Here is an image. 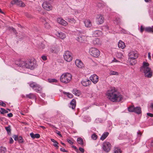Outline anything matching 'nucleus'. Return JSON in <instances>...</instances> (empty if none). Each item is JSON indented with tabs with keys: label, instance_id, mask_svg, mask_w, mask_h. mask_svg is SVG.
<instances>
[{
	"label": "nucleus",
	"instance_id": "56",
	"mask_svg": "<svg viewBox=\"0 0 153 153\" xmlns=\"http://www.w3.org/2000/svg\"><path fill=\"white\" fill-rule=\"evenodd\" d=\"M150 107L151 108V110L153 111V103H151Z\"/></svg>",
	"mask_w": 153,
	"mask_h": 153
},
{
	"label": "nucleus",
	"instance_id": "60",
	"mask_svg": "<svg viewBox=\"0 0 153 153\" xmlns=\"http://www.w3.org/2000/svg\"><path fill=\"white\" fill-rule=\"evenodd\" d=\"M112 62H118V61L117 60V59H115L114 58V59L113 60Z\"/></svg>",
	"mask_w": 153,
	"mask_h": 153
},
{
	"label": "nucleus",
	"instance_id": "15",
	"mask_svg": "<svg viewBox=\"0 0 153 153\" xmlns=\"http://www.w3.org/2000/svg\"><path fill=\"white\" fill-rule=\"evenodd\" d=\"M75 63L76 65L79 68H82L84 67V65L82 61L78 59L76 60Z\"/></svg>",
	"mask_w": 153,
	"mask_h": 153
},
{
	"label": "nucleus",
	"instance_id": "58",
	"mask_svg": "<svg viewBox=\"0 0 153 153\" xmlns=\"http://www.w3.org/2000/svg\"><path fill=\"white\" fill-rule=\"evenodd\" d=\"M42 59L43 60H45L46 59H47V58H46V57L45 56H43L42 57Z\"/></svg>",
	"mask_w": 153,
	"mask_h": 153
},
{
	"label": "nucleus",
	"instance_id": "14",
	"mask_svg": "<svg viewBox=\"0 0 153 153\" xmlns=\"http://www.w3.org/2000/svg\"><path fill=\"white\" fill-rule=\"evenodd\" d=\"M57 21L59 24L64 26H65L68 25V23L62 18H58Z\"/></svg>",
	"mask_w": 153,
	"mask_h": 153
},
{
	"label": "nucleus",
	"instance_id": "39",
	"mask_svg": "<svg viewBox=\"0 0 153 153\" xmlns=\"http://www.w3.org/2000/svg\"><path fill=\"white\" fill-rule=\"evenodd\" d=\"M18 140L19 142L20 143H22L23 142V139L21 136H19V137Z\"/></svg>",
	"mask_w": 153,
	"mask_h": 153
},
{
	"label": "nucleus",
	"instance_id": "31",
	"mask_svg": "<svg viewBox=\"0 0 153 153\" xmlns=\"http://www.w3.org/2000/svg\"><path fill=\"white\" fill-rule=\"evenodd\" d=\"M135 107L134 105H131L128 107V111L130 112H134Z\"/></svg>",
	"mask_w": 153,
	"mask_h": 153
},
{
	"label": "nucleus",
	"instance_id": "24",
	"mask_svg": "<svg viewBox=\"0 0 153 153\" xmlns=\"http://www.w3.org/2000/svg\"><path fill=\"white\" fill-rule=\"evenodd\" d=\"M30 137L33 139L35 138H39L40 137V135L38 134H34L33 133H31L30 134Z\"/></svg>",
	"mask_w": 153,
	"mask_h": 153
},
{
	"label": "nucleus",
	"instance_id": "19",
	"mask_svg": "<svg viewBox=\"0 0 153 153\" xmlns=\"http://www.w3.org/2000/svg\"><path fill=\"white\" fill-rule=\"evenodd\" d=\"M101 41L100 39L97 38H95L93 40V43L94 45H96L98 46H100L101 44Z\"/></svg>",
	"mask_w": 153,
	"mask_h": 153
},
{
	"label": "nucleus",
	"instance_id": "32",
	"mask_svg": "<svg viewBox=\"0 0 153 153\" xmlns=\"http://www.w3.org/2000/svg\"><path fill=\"white\" fill-rule=\"evenodd\" d=\"M100 33V32L99 30H96L94 31L93 33V36H97Z\"/></svg>",
	"mask_w": 153,
	"mask_h": 153
},
{
	"label": "nucleus",
	"instance_id": "37",
	"mask_svg": "<svg viewBox=\"0 0 153 153\" xmlns=\"http://www.w3.org/2000/svg\"><path fill=\"white\" fill-rule=\"evenodd\" d=\"M120 22V19L119 18H116L114 21V23L115 24L118 25Z\"/></svg>",
	"mask_w": 153,
	"mask_h": 153
},
{
	"label": "nucleus",
	"instance_id": "45",
	"mask_svg": "<svg viewBox=\"0 0 153 153\" xmlns=\"http://www.w3.org/2000/svg\"><path fill=\"white\" fill-rule=\"evenodd\" d=\"M40 21L44 24L46 22L45 18L43 17H42L40 19Z\"/></svg>",
	"mask_w": 153,
	"mask_h": 153
},
{
	"label": "nucleus",
	"instance_id": "53",
	"mask_svg": "<svg viewBox=\"0 0 153 153\" xmlns=\"http://www.w3.org/2000/svg\"><path fill=\"white\" fill-rule=\"evenodd\" d=\"M147 115L150 117H153V114L150 113H147Z\"/></svg>",
	"mask_w": 153,
	"mask_h": 153
},
{
	"label": "nucleus",
	"instance_id": "44",
	"mask_svg": "<svg viewBox=\"0 0 153 153\" xmlns=\"http://www.w3.org/2000/svg\"><path fill=\"white\" fill-rule=\"evenodd\" d=\"M68 20L69 22L72 23H75V20L74 19H70V18H68Z\"/></svg>",
	"mask_w": 153,
	"mask_h": 153
},
{
	"label": "nucleus",
	"instance_id": "33",
	"mask_svg": "<svg viewBox=\"0 0 153 153\" xmlns=\"http://www.w3.org/2000/svg\"><path fill=\"white\" fill-rule=\"evenodd\" d=\"M7 151L6 148L3 147H0V153H5Z\"/></svg>",
	"mask_w": 153,
	"mask_h": 153
},
{
	"label": "nucleus",
	"instance_id": "20",
	"mask_svg": "<svg viewBox=\"0 0 153 153\" xmlns=\"http://www.w3.org/2000/svg\"><path fill=\"white\" fill-rule=\"evenodd\" d=\"M118 45L119 48L122 49H124L126 47L125 43L121 40L119 41Z\"/></svg>",
	"mask_w": 153,
	"mask_h": 153
},
{
	"label": "nucleus",
	"instance_id": "6",
	"mask_svg": "<svg viewBox=\"0 0 153 153\" xmlns=\"http://www.w3.org/2000/svg\"><path fill=\"white\" fill-rule=\"evenodd\" d=\"M89 53L91 56L96 57L99 55L100 52L97 48H91L90 49Z\"/></svg>",
	"mask_w": 153,
	"mask_h": 153
},
{
	"label": "nucleus",
	"instance_id": "30",
	"mask_svg": "<svg viewBox=\"0 0 153 153\" xmlns=\"http://www.w3.org/2000/svg\"><path fill=\"white\" fill-rule=\"evenodd\" d=\"M121 151L120 149L117 147H115L114 151V153H121Z\"/></svg>",
	"mask_w": 153,
	"mask_h": 153
},
{
	"label": "nucleus",
	"instance_id": "63",
	"mask_svg": "<svg viewBox=\"0 0 153 153\" xmlns=\"http://www.w3.org/2000/svg\"><path fill=\"white\" fill-rule=\"evenodd\" d=\"M72 147H73V148H74V149L75 150H77V147H76V146H72Z\"/></svg>",
	"mask_w": 153,
	"mask_h": 153
},
{
	"label": "nucleus",
	"instance_id": "1",
	"mask_svg": "<svg viewBox=\"0 0 153 153\" xmlns=\"http://www.w3.org/2000/svg\"><path fill=\"white\" fill-rule=\"evenodd\" d=\"M106 95L108 99L113 102H119L123 99L121 94L114 88H111L106 92Z\"/></svg>",
	"mask_w": 153,
	"mask_h": 153
},
{
	"label": "nucleus",
	"instance_id": "23",
	"mask_svg": "<svg viewBox=\"0 0 153 153\" xmlns=\"http://www.w3.org/2000/svg\"><path fill=\"white\" fill-rule=\"evenodd\" d=\"M25 97L30 99H33L35 98V96L34 94L30 93L29 94H26Z\"/></svg>",
	"mask_w": 153,
	"mask_h": 153
},
{
	"label": "nucleus",
	"instance_id": "2",
	"mask_svg": "<svg viewBox=\"0 0 153 153\" xmlns=\"http://www.w3.org/2000/svg\"><path fill=\"white\" fill-rule=\"evenodd\" d=\"M149 65L148 63L143 62V66L140 68V71L144 73L145 76L150 78L152 76V74L151 68L149 67Z\"/></svg>",
	"mask_w": 153,
	"mask_h": 153
},
{
	"label": "nucleus",
	"instance_id": "3",
	"mask_svg": "<svg viewBox=\"0 0 153 153\" xmlns=\"http://www.w3.org/2000/svg\"><path fill=\"white\" fill-rule=\"evenodd\" d=\"M72 79L71 74L66 73L63 74L60 77V81L63 83H67L70 82Z\"/></svg>",
	"mask_w": 153,
	"mask_h": 153
},
{
	"label": "nucleus",
	"instance_id": "4",
	"mask_svg": "<svg viewBox=\"0 0 153 153\" xmlns=\"http://www.w3.org/2000/svg\"><path fill=\"white\" fill-rule=\"evenodd\" d=\"M128 56L130 59V64L134 65L136 63L135 59L138 57V54L136 51H132L128 53Z\"/></svg>",
	"mask_w": 153,
	"mask_h": 153
},
{
	"label": "nucleus",
	"instance_id": "62",
	"mask_svg": "<svg viewBox=\"0 0 153 153\" xmlns=\"http://www.w3.org/2000/svg\"><path fill=\"white\" fill-rule=\"evenodd\" d=\"M137 134L138 135H140V136L141 135V133L140 131H139L137 132Z\"/></svg>",
	"mask_w": 153,
	"mask_h": 153
},
{
	"label": "nucleus",
	"instance_id": "46",
	"mask_svg": "<svg viewBox=\"0 0 153 153\" xmlns=\"http://www.w3.org/2000/svg\"><path fill=\"white\" fill-rule=\"evenodd\" d=\"M18 135H14L13 136V137L16 141L18 140Z\"/></svg>",
	"mask_w": 153,
	"mask_h": 153
},
{
	"label": "nucleus",
	"instance_id": "40",
	"mask_svg": "<svg viewBox=\"0 0 153 153\" xmlns=\"http://www.w3.org/2000/svg\"><path fill=\"white\" fill-rule=\"evenodd\" d=\"M1 111H0L1 114H4V113H7L8 112V111L5 110L4 108H1Z\"/></svg>",
	"mask_w": 153,
	"mask_h": 153
},
{
	"label": "nucleus",
	"instance_id": "43",
	"mask_svg": "<svg viewBox=\"0 0 153 153\" xmlns=\"http://www.w3.org/2000/svg\"><path fill=\"white\" fill-rule=\"evenodd\" d=\"M44 26L45 28L47 29H49L50 27V26L49 24L47 22H45L44 24Z\"/></svg>",
	"mask_w": 153,
	"mask_h": 153
},
{
	"label": "nucleus",
	"instance_id": "10",
	"mask_svg": "<svg viewBox=\"0 0 153 153\" xmlns=\"http://www.w3.org/2000/svg\"><path fill=\"white\" fill-rule=\"evenodd\" d=\"M15 64L18 66L23 68H26L27 65V61H16Z\"/></svg>",
	"mask_w": 153,
	"mask_h": 153
},
{
	"label": "nucleus",
	"instance_id": "8",
	"mask_svg": "<svg viewBox=\"0 0 153 153\" xmlns=\"http://www.w3.org/2000/svg\"><path fill=\"white\" fill-rule=\"evenodd\" d=\"M27 68L33 69L36 67V62L35 60H30L27 61Z\"/></svg>",
	"mask_w": 153,
	"mask_h": 153
},
{
	"label": "nucleus",
	"instance_id": "61",
	"mask_svg": "<svg viewBox=\"0 0 153 153\" xmlns=\"http://www.w3.org/2000/svg\"><path fill=\"white\" fill-rule=\"evenodd\" d=\"M4 118L0 116V122L4 120Z\"/></svg>",
	"mask_w": 153,
	"mask_h": 153
},
{
	"label": "nucleus",
	"instance_id": "35",
	"mask_svg": "<svg viewBox=\"0 0 153 153\" xmlns=\"http://www.w3.org/2000/svg\"><path fill=\"white\" fill-rule=\"evenodd\" d=\"M5 129L8 134H11V129L10 126H8L7 127H5Z\"/></svg>",
	"mask_w": 153,
	"mask_h": 153
},
{
	"label": "nucleus",
	"instance_id": "9",
	"mask_svg": "<svg viewBox=\"0 0 153 153\" xmlns=\"http://www.w3.org/2000/svg\"><path fill=\"white\" fill-rule=\"evenodd\" d=\"M111 146L110 143L108 142H105L103 144L102 148L105 152H108L111 150Z\"/></svg>",
	"mask_w": 153,
	"mask_h": 153
},
{
	"label": "nucleus",
	"instance_id": "26",
	"mask_svg": "<svg viewBox=\"0 0 153 153\" xmlns=\"http://www.w3.org/2000/svg\"><path fill=\"white\" fill-rule=\"evenodd\" d=\"M84 22L85 26L87 27H90L91 26V22L89 20H85Z\"/></svg>",
	"mask_w": 153,
	"mask_h": 153
},
{
	"label": "nucleus",
	"instance_id": "59",
	"mask_svg": "<svg viewBox=\"0 0 153 153\" xmlns=\"http://www.w3.org/2000/svg\"><path fill=\"white\" fill-rule=\"evenodd\" d=\"M13 139L12 138H10V143H13Z\"/></svg>",
	"mask_w": 153,
	"mask_h": 153
},
{
	"label": "nucleus",
	"instance_id": "50",
	"mask_svg": "<svg viewBox=\"0 0 153 153\" xmlns=\"http://www.w3.org/2000/svg\"><path fill=\"white\" fill-rule=\"evenodd\" d=\"M79 151L82 152L83 153L84 152V149L81 147H79Z\"/></svg>",
	"mask_w": 153,
	"mask_h": 153
},
{
	"label": "nucleus",
	"instance_id": "54",
	"mask_svg": "<svg viewBox=\"0 0 153 153\" xmlns=\"http://www.w3.org/2000/svg\"><path fill=\"white\" fill-rule=\"evenodd\" d=\"M148 58L150 60H151V53L150 52L148 53Z\"/></svg>",
	"mask_w": 153,
	"mask_h": 153
},
{
	"label": "nucleus",
	"instance_id": "29",
	"mask_svg": "<svg viewBox=\"0 0 153 153\" xmlns=\"http://www.w3.org/2000/svg\"><path fill=\"white\" fill-rule=\"evenodd\" d=\"M72 92L74 94L77 96H79L80 94L79 91L76 89H74Z\"/></svg>",
	"mask_w": 153,
	"mask_h": 153
},
{
	"label": "nucleus",
	"instance_id": "5",
	"mask_svg": "<svg viewBox=\"0 0 153 153\" xmlns=\"http://www.w3.org/2000/svg\"><path fill=\"white\" fill-rule=\"evenodd\" d=\"M28 84L30 87L34 90L37 92H41L42 88L39 85L37 84L36 82H32L28 83Z\"/></svg>",
	"mask_w": 153,
	"mask_h": 153
},
{
	"label": "nucleus",
	"instance_id": "27",
	"mask_svg": "<svg viewBox=\"0 0 153 153\" xmlns=\"http://www.w3.org/2000/svg\"><path fill=\"white\" fill-rule=\"evenodd\" d=\"M145 30L147 32H153V26L146 27L145 28Z\"/></svg>",
	"mask_w": 153,
	"mask_h": 153
},
{
	"label": "nucleus",
	"instance_id": "55",
	"mask_svg": "<svg viewBox=\"0 0 153 153\" xmlns=\"http://www.w3.org/2000/svg\"><path fill=\"white\" fill-rule=\"evenodd\" d=\"M67 141L69 143L71 144H72L73 143L72 142L71 140H67Z\"/></svg>",
	"mask_w": 153,
	"mask_h": 153
},
{
	"label": "nucleus",
	"instance_id": "18",
	"mask_svg": "<svg viewBox=\"0 0 153 153\" xmlns=\"http://www.w3.org/2000/svg\"><path fill=\"white\" fill-rule=\"evenodd\" d=\"M97 18L100 24H101L103 22L104 18L101 15H98L97 16Z\"/></svg>",
	"mask_w": 153,
	"mask_h": 153
},
{
	"label": "nucleus",
	"instance_id": "12",
	"mask_svg": "<svg viewBox=\"0 0 153 153\" xmlns=\"http://www.w3.org/2000/svg\"><path fill=\"white\" fill-rule=\"evenodd\" d=\"M90 79L93 83L96 84L99 80V77L96 75L94 74L90 76Z\"/></svg>",
	"mask_w": 153,
	"mask_h": 153
},
{
	"label": "nucleus",
	"instance_id": "52",
	"mask_svg": "<svg viewBox=\"0 0 153 153\" xmlns=\"http://www.w3.org/2000/svg\"><path fill=\"white\" fill-rule=\"evenodd\" d=\"M7 116L9 117H12L13 116V114L12 113H10L7 114Z\"/></svg>",
	"mask_w": 153,
	"mask_h": 153
},
{
	"label": "nucleus",
	"instance_id": "13",
	"mask_svg": "<svg viewBox=\"0 0 153 153\" xmlns=\"http://www.w3.org/2000/svg\"><path fill=\"white\" fill-rule=\"evenodd\" d=\"M12 4H15L20 7H23L25 6V4L22 1L19 0H14L12 2Z\"/></svg>",
	"mask_w": 153,
	"mask_h": 153
},
{
	"label": "nucleus",
	"instance_id": "41",
	"mask_svg": "<svg viewBox=\"0 0 153 153\" xmlns=\"http://www.w3.org/2000/svg\"><path fill=\"white\" fill-rule=\"evenodd\" d=\"M48 81L50 82H56L57 80L55 79H48Z\"/></svg>",
	"mask_w": 153,
	"mask_h": 153
},
{
	"label": "nucleus",
	"instance_id": "16",
	"mask_svg": "<svg viewBox=\"0 0 153 153\" xmlns=\"http://www.w3.org/2000/svg\"><path fill=\"white\" fill-rule=\"evenodd\" d=\"M55 34L57 37H59L62 39H63L66 37L65 34L62 32H59L57 31L56 32Z\"/></svg>",
	"mask_w": 153,
	"mask_h": 153
},
{
	"label": "nucleus",
	"instance_id": "28",
	"mask_svg": "<svg viewBox=\"0 0 153 153\" xmlns=\"http://www.w3.org/2000/svg\"><path fill=\"white\" fill-rule=\"evenodd\" d=\"M51 140L54 143L53 144V146H54L56 147V149H58L59 147L58 145V144L59 143L57 142L53 139H51Z\"/></svg>",
	"mask_w": 153,
	"mask_h": 153
},
{
	"label": "nucleus",
	"instance_id": "34",
	"mask_svg": "<svg viewBox=\"0 0 153 153\" xmlns=\"http://www.w3.org/2000/svg\"><path fill=\"white\" fill-rule=\"evenodd\" d=\"M63 93L64 94H66L68 97L70 98H72L73 97V95L71 94L69 92H66L64 91Z\"/></svg>",
	"mask_w": 153,
	"mask_h": 153
},
{
	"label": "nucleus",
	"instance_id": "22",
	"mask_svg": "<svg viewBox=\"0 0 153 153\" xmlns=\"http://www.w3.org/2000/svg\"><path fill=\"white\" fill-rule=\"evenodd\" d=\"M109 134V133L107 132H104L102 135L100 139L102 140H105Z\"/></svg>",
	"mask_w": 153,
	"mask_h": 153
},
{
	"label": "nucleus",
	"instance_id": "38",
	"mask_svg": "<svg viewBox=\"0 0 153 153\" xmlns=\"http://www.w3.org/2000/svg\"><path fill=\"white\" fill-rule=\"evenodd\" d=\"M110 74L111 75H119V73L118 72L113 71H111L110 73Z\"/></svg>",
	"mask_w": 153,
	"mask_h": 153
},
{
	"label": "nucleus",
	"instance_id": "64",
	"mask_svg": "<svg viewBox=\"0 0 153 153\" xmlns=\"http://www.w3.org/2000/svg\"><path fill=\"white\" fill-rule=\"evenodd\" d=\"M50 126H51V127H53V128H56V127H55L54 126H53L51 124V125H50Z\"/></svg>",
	"mask_w": 153,
	"mask_h": 153
},
{
	"label": "nucleus",
	"instance_id": "48",
	"mask_svg": "<svg viewBox=\"0 0 153 153\" xmlns=\"http://www.w3.org/2000/svg\"><path fill=\"white\" fill-rule=\"evenodd\" d=\"M144 30H145V28L143 27V26L142 25L140 26V31L141 33H142Z\"/></svg>",
	"mask_w": 153,
	"mask_h": 153
},
{
	"label": "nucleus",
	"instance_id": "7",
	"mask_svg": "<svg viewBox=\"0 0 153 153\" xmlns=\"http://www.w3.org/2000/svg\"><path fill=\"white\" fill-rule=\"evenodd\" d=\"M64 59L68 62H70L72 59L71 53L68 51H65L63 55Z\"/></svg>",
	"mask_w": 153,
	"mask_h": 153
},
{
	"label": "nucleus",
	"instance_id": "25",
	"mask_svg": "<svg viewBox=\"0 0 153 153\" xmlns=\"http://www.w3.org/2000/svg\"><path fill=\"white\" fill-rule=\"evenodd\" d=\"M134 111L135 113L137 114H140L141 113V108L139 107H135Z\"/></svg>",
	"mask_w": 153,
	"mask_h": 153
},
{
	"label": "nucleus",
	"instance_id": "42",
	"mask_svg": "<svg viewBox=\"0 0 153 153\" xmlns=\"http://www.w3.org/2000/svg\"><path fill=\"white\" fill-rule=\"evenodd\" d=\"M97 135L95 134H94L91 135V138L94 140H96L97 138Z\"/></svg>",
	"mask_w": 153,
	"mask_h": 153
},
{
	"label": "nucleus",
	"instance_id": "49",
	"mask_svg": "<svg viewBox=\"0 0 153 153\" xmlns=\"http://www.w3.org/2000/svg\"><path fill=\"white\" fill-rule=\"evenodd\" d=\"M56 133L60 137H62V135L60 133V132L56 130Z\"/></svg>",
	"mask_w": 153,
	"mask_h": 153
},
{
	"label": "nucleus",
	"instance_id": "36",
	"mask_svg": "<svg viewBox=\"0 0 153 153\" xmlns=\"http://www.w3.org/2000/svg\"><path fill=\"white\" fill-rule=\"evenodd\" d=\"M77 142L79 144L82 145L83 144V141L81 137H78L77 139Z\"/></svg>",
	"mask_w": 153,
	"mask_h": 153
},
{
	"label": "nucleus",
	"instance_id": "11",
	"mask_svg": "<svg viewBox=\"0 0 153 153\" xmlns=\"http://www.w3.org/2000/svg\"><path fill=\"white\" fill-rule=\"evenodd\" d=\"M42 7L47 11L51 10L52 7L50 2H44L42 4Z\"/></svg>",
	"mask_w": 153,
	"mask_h": 153
},
{
	"label": "nucleus",
	"instance_id": "51",
	"mask_svg": "<svg viewBox=\"0 0 153 153\" xmlns=\"http://www.w3.org/2000/svg\"><path fill=\"white\" fill-rule=\"evenodd\" d=\"M122 33L125 34H126L128 33L127 32L126 30L123 29H122Z\"/></svg>",
	"mask_w": 153,
	"mask_h": 153
},
{
	"label": "nucleus",
	"instance_id": "21",
	"mask_svg": "<svg viewBox=\"0 0 153 153\" xmlns=\"http://www.w3.org/2000/svg\"><path fill=\"white\" fill-rule=\"evenodd\" d=\"M70 107L74 109L76 106V102L75 100L73 99L70 102Z\"/></svg>",
	"mask_w": 153,
	"mask_h": 153
},
{
	"label": "nucleus",
	"instance_id": "47",
	"mask_svg": "<svg viewBox=\"0 0 153 153\" xmlns=\"http://www.w3.org/2000/svg\"><path fill=\"white\" fill-rule=\"evenodd\" d=\"M0 105L3 107H5L6 105L5 104L3 101L0 102Z\"/></svg>",
	"mask_w": 153,
	"mask_h": 153
},
{
	"label": "nucleus",
	"instance_id": "57",
	"mask_svg": "<svg viewBox=\"0 0 153 153\" xmlns=\"http://www.w3.org/2000/svg\"><path fill=\"white\" fill-rule=\"evenodd\" d=\"M60 150L62 152H66L67 151L66 150L64 149L63 148H62L60 149Z\"/></svg>",
	"mask_w": 153,
	"mask_h": 153
},
{
	"label": "nucleus",
	"instance_id": "17",
	"mask_svg": "<svg viewBox=\"0 0 153 153\" xmlns=\"http://www.w3.org/2000/svg\"><path fill=\"white\" fill-rule=\"evenodd\" d=\"M81 82L82 85L85 86H88L91 83V81L88 79L83 80Z\"/></svg>",
	"mask_w": 153,
	"mask_h": 153
}]
</instances>
